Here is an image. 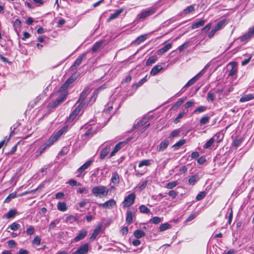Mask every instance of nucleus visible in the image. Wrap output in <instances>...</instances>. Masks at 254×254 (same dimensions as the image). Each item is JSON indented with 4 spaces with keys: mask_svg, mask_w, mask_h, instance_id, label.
<instances>
[{
    "mask_svg": "<svg viewBox=\"0 0 254 254\" xmlns=\"http://www.w3.org/2000/svg\"><path fill=\"white\" fill-rule=\"evenodd\" d=\"M92 192L95 196L102 197L107 195L108 190L105 186H99L93 188Z\"/></svg>",
    "mask_w": 254,
    "mask_h": 254,
    "instance_id": "f257e3e1",
    "label": "nucleus"
},
{
    "mask_svg": "<svg viewBox=\"0 0 254 254\" xmlns=\"http://www.w3.org/2000/svg\"><path fill=\"white\" fill-rule=\"evenodd\" d=\"M68 127L65 126L56 132L54 133L49 139L50 143H54L57 141L59 138L64 132H66Z\"/></svg>",
    "mask_w": 254,
    "mask_h": 254,
    "instance_id": "f03ea898",
    "label": "nucleus"
},
{
    "mask_svg": "<svg viewBox=\"0 0 254 254\" xmlns=\"http://www.w3.org/2000/svg\"><path fill=\"white\" fill-rule=\"evenodd\" d=\"M205 70L204 69L201 70L198 73H197L195 76H194L193 78L190 79L186 84L184 86V87L181 89V92H184V89L185 88H188L190 85L193 84L197 80H198L199 78L204 73Z\"/></svg>",
    "mask_w": 254,
    "mask_h": 254,
    "instance_id": "7ed1b4c3",
    "label": "nucleus"
},
{
    "mask_svg": "<svg viewBox=\"0 0 254 254\" xmlns=\"http://www.w3.org/2000/svg\"><path fill=\"white\" fill-rule=\"evenodd\" d=\"M205 70L204 69L201 70L198 73H197L195 76H194L193 78L190 79L186 84L184 86V87L181 89V92H184V89L185 88H188L190 85L193 84L197 80H198L199 78L204 73Z\"/></svg>",
    "mask_w": 254,
    "mask_h": 254,
    "instance_id": "20e7f679",
    "label": "nucleus"
},
{
    "mask_svg": "<svg viewBox=\"0 0 254 254\" xmlns=\"http://www.w3.org/2000/svg\"><path fill=\"white\" fill-rule=\"evenodd\" d=\"M205 70L204 69L201 70L198 73H197L195 76H194L193 78L190 79L186 84L184 86V87L181 89V92H184V89L185 88H188L190 85L193 84L197 80H198L199 78L204 73Z\"/></svg>",
    "mask_w": 254,
    "mask_h": 254,
    "instance_id": "39448f33",
    "label": "nucleus"
},
{
    "mask_svg": "<svg viewBox=\"0 0 254 254\" xmlns=\"http://www.w3.org/2000/svg\"><path fill=\"white\" fill-rule=\"evenodd\" d=\"M205 70L204 69L201 70L198 73H197L195 76H194L193 78L190 79L186 84L184 86V87L181 89V92H184V89L185 88H188L190 85L193 84L197 80H198L199 78L204 73Z\"/></svg>",
    "mask_w": 254,
    "mask_h": 254,
    "instance_id": "423d86ee",
    "label": "nucleus"
},
{
    "mask_svg": "<svg viewBox=\"0 0 254 254\" xmlns=\"http://www.w3.org/2000/svg\"><path fill=\"white\" fill-rule=\"evenodd\" d=\"M135 196V194L134 193L129 194L125 197L124 201L123 202V206L124 207H128L131 206L134 202Z\"/></svg>",
    "mask_w": 254,
    "mask_h": 254,
    "instance_id": "0eeeda50",
    "label": "nucleus"
},
{
    "mask_svg": "<svg viewBox=\"0 0 254 254\" xmlns=\"http://www.w3.org/2000/svg\"><path fill=\"white\" fill-rule=\"evenodd\" d=\"M90 249L88 243H84L79 247L77 249L71 254H88Z\"/></svg>",
    "mask_w": 254,
    "mask_h": 254,
    "instance_id": "6e6552de",
    "label": "nucleus"
},
{
    "mask_svg": "<svg viewBox=\"0 0 254 254\" xmlns=\"http://www.w3.org/2000/svg\"><path fill=\"white\" fill-rule=\"evenodd\" d=\"M63 93L61 97L57 98L55 101L51 102L49 104L50 107L51 108H55L61 104L66 98L67 95L66 91L63 92Z\"/></svg>",
    "mask_w": 254,
    "mask_h": 254,
    "instance_id": "1a4fd4ad",
    "label": "nucleus"
},
{
    "mask_svg": "<svg viewBox=\"0 0 254 254\" xmlns=\"http://www.w3.org/2000/svg\"><path fill=\"white\" fill-rule=\"evenodd\" d=\"M157 10V7H153L149 8L148 9L142 11L139 15V17L140 19L144 18L146 17H148L150 15L153 14Z\"/></svg>",
    "mask_w": 254,
    "mask_h": 254,
    "instance_id": "9d476101",
    "label": "nucleus"
},
{
    "mask_svg": "<svg viewBox=\"0 0 254 254\" xmlns=\"http://www.w3.org/2000/svg\"><path fill=\"white\" fill-rule=\"evenodd\" d=\"M135 217V211L133 210L132 211L131 210H127V216H126V222L128 225L130 224L133 222V218Z\"/></svg>",
    "mask_w": 254,
    "mask_h": 254,
    "instance_id": "9b49d317",
    "label": "nucleus"
},
{
    "mask_svg": "<svg viewBox=\"0 0 254 254\" xmlns=\"http://www.w3.org/2000/svg\"><path fill=\"white\" fill-rule=\"evenodd\" d=\"M224 135L221 133H217L206 143H220L223 139Z\"/></svg>",
    "mask_w": 254,
    "mask_h": 254,
    "instance_id": "f8f14e48",
    "label": "nucleus"
},
{
    "mask_svg": "<svg viewBox=\"0 0 254 254\" xmlns=\"http://www.w3.org/2000/svg\"><path fill=\"white\" fill-rule=\"evenodd\" d=\"M74 80L75 79L72 76L68 78L64 83V84L61 87L59 91L60 92L66 91V89L68 87L69 85L73 83Z\"/></svg>",
    "mask_w": 254,
    "mask_h": 254,
    "instance_id": "ddd939ff",
    "label": "nucleus"
},
{
    "mask_svg": "<svg viewBox=\"0 0 254 254\" xmlns=\"http://www.w3.org/2000/svg\"><path fill=\"white\" fill-rule=\"evenodd\" d=\"M116 205V202L114 199H110L106 201L104 203L99 204L100 206H102L104 208L111 209Z\"/></svg>",
    "mask_w": 254,
    "mask_h": 254,
    "instance_id": "4468645a",
    "label": "nucleus"
},
{
    "mask_svg": "<svg viewBox=\"0 0 254 254\" xmlns=\"http://www.w3.org/2000/svg\"><path fill=\"white\" fill-rule=\"evenodd\" d=\"M88 231L85 230H82L79 231L78 234L74 238L73 241L75 242H78L79 241L84 239L87 236Z\"/></svg>",
    "mask_w": 254,
    "mask_h": 254,
    "instance_id": "2eb2a0df",
    "label": "nucleus"
},
{
    "mask_svg": "<svg viewBox=\"0 0 254 254\" xmlns=\"http://www.w3.org/2000/svg\"><path fill=\"white\" fill-rule=\"evenodd\" d=\"M229 65H231L232 68L229 71L228 77H233L238 72V69L236 67L237 64L236 62H231L229 63Z\"/></svg>",
    "mask_w": 254,
    "mask_h": 254,
    "instance_id": "dca6fc26",
    "label": "nucleus"
},
{
    "mask_svg": "<svg viewBox=\"0 0 254 254\" xmlns=\"http://www.w3.org/2000/svg\"><path fill=\"white\" fill-rule=\"evenodd\" d=\"M90 90L89 86L86 87L80 94L78 102H84L87 95L90 93Z\"/></svg>",
    "mask_w": 254,
    "mask_h": 254,
    "instance_id": "f3484780",
    "label": "nucleus"
},
{
    "mask_svg": "<svg viewBox=\"0 0 254 254\" xmlns=\"http://www.w3.org/2000/svg\"><path fill=\"white\" fill-rule=\"evenodd\" d=\"M86 54H83L79 56L75 61L73 64L71 66L72 69H75L81 64L82 61L85 57Z\"/></svg>",
    "mask_w": 254,
    "mask_h": 254,
    "instance_id": "a211bd4d",
    "label": "nucleus"
},
{
    "mask_svg": "<svg viewBox=\"0 0 254 254\" xmlns=\"http://www.w3.org/2000/svg\"><path fill=\"white\" fill-rule=\"evenodd\" d=\"M123 8H121L116 10L114 13L110 15V17L108 18L107 21L109 22L111 20L117 18L123 12Z\"/></svg>",
    "mask_w": 254,
    "mask_h": 254,
    "instance_id": "6ab92c4d",
    "label": "nucleus"
},
{
    "mask_svg": "<svg viewBox=\"0 0 254 254\" xmlns=\"http://www.w3.org/2000/svg\"><path fill=\"white\" fill-rule=\"evenodd\" d=\"M104 43V40H101L97 42H96L93 46L92 48V51L93 52H96L99 50L100 48L102 47L103 44Z\"/></svg>",
    "mask_w": 254,
    "mask_h": 254,
    "instance_id": "aec40b11",
    "label": "nucleus"
},
{
    "mask_svg": "<svg viewBox=\"0 0 254 254\" xmlns=\"http://www.w3.org/2000/svg\"><path fill=\"white\" fill-rule=\"evenodd\" d=\"M102 227L101 225H98L97 227L95 229L93 232L91 234V236L90 237V239L91 241H94L96 239L97 236L99 234V233L101 231Z\"/></svg>",
    "mask_w": 254,
    "mask_h": 254,
    "instance_id": "412c9836",
    "label": "nucleus"
},
{
    "mask_svg": "<svg viewBox=\"0 0 254 254\" xmlns=\"http://www.w3.org/2000/svg\"><path fill=\"white\" fill-rule=\"evenodd\" d=\"M254 99V94H245L240 99V102H245Z\"/></svg>",
    "mask_w": 254,
    "mask_h": 254,
    "instance_id": "4be33fe9",
    "label": "nucleus"
},
{
    "mask_svg": "<svg viewBox=\"0 0 254 254\" xmlns=\"http://www.w3.org/2000/svg\"><path fill=\"white\" fill-rule=\"evenodd\" d=\"M92 160H88L86 162H85L83 165H82L81 167H80L78 169V172L82 173L86 169H87L92 164Z\"/></svg>",
    "mask_w": 254,
    "mask_h": 254,
    "instance_id": "5701e85b",
    "label": "nucleus"
},
{
    "mask_svg": "<svg viewBox=\"0 0 254 254\" xmlns=\"http://www.w3.org/2000/svg\"><path fill=\"white\" fill-rule=\"evenodd\" d=\"M205 22L206 21L204 19L200 20L197 22L193 23L191 26V28L192 29H194L201 27L204 25Z\"/></svg>",
    "mask_w": 254,
    "mask_h": 254,
    "instance_id": "b1692460",
    "label": "nucleus"
},
{
    "mask_svg": "<svg viewBox=\"0 0 254 254\" xmlns=\"http://www.w3.org/2000/svg\"><path fill=\"white\" fill-rule=\"evenodd\" d=\"M172 47V44L169 43L165 46H164L163 48H161L159 50L157 51L158 55H162L168 51Z\"/></svg>",
    "mask_w": 254,
    "mask_h": 254,
    "instance_id": "393cba45",
    "label": "nucleus"
},
{
    "mask_svg": "<svg viewBox=\"0 0 254 254\" xmlns=\"http://www.w3.org/2000/svg\"><path fill=\"white\" fill-rule=\"evenodd\" d=\"M17 214V210L15 209L9 210L8 212L4 215L5 217L7 219H10L14 218L15 215Z\"/></svg>",
    "mask_w": 254,
    "mask_h": 254,
    "instance_id": "a878e982",
    "label": "nucleus"
},
{
    "mask_svg": "<svg viewBox=\"0 0 254 254\" xmlns=\"http://www.w3.org/2000/svg\"><path fill=\"white\" fill-rule=\"evenodd\" d=\"M111 182L115 185H118L120 183V177L117 172H114L112 174V176L111 179Z\"/></svg>",
    "mask_w": 254,
    "mask_h": 254,
    "instance_id": "bb28decb",
    "label": "nucleus"
},
{
    "mask_svg": "<svg viewBox=\"0 0 254 254\" xmlns=\"http://www.w3.org/2000/svg\"><path fill=\"white\" fill-rule=\"evenodd\" d=\"M163 67L160 65H156L154 66L150 71V74L152 75H156L161 69H162Z\"/></svg>",
    "mask_w": 254,
    "mask_h": 254,
    "instance_id": "cd10ccee",
    "label": "nucleus"
},
{
    "mask_svg": "<svg viewBox=\"0 0 254 254\" xmlns=\"http://www.w3.org/2000/svg\"><path fill=\"white\" fill-rule=\"evenodd\" d=\"M78 218L73 215H69L66 217L65 222L67 223L72 224L74 222L77 221Z\"/></svg>",
    "mask_w": 254,
    "mask_h": 254,
    "instance_id": "c85d7f7f",
    "label": "nucleus"
},
{
    "mask_svg": "<svg viewBox=\"0 0 254 254\" xmlns=\"http://www.w3.org/2000/svg\"><path fill=\"white\" fill-rule=\"evenodd\" d=\"M133 235L136 239H139L145 235V233L141 230H136L134 231Z\"/></svg>",
    "mask_w": 254,
    "mask_h": 254,
    "instance_id": "c756f323",
    "label": "nucleus"
},
{
    "mask_svg": "<svg viewBox=\"0 0 254 254\" xmlns=\"http://www.w3.org/2000/svg\"><path fill=\"white\" fill-rule=\"evenodd\" d=\"M157 60L156 56H152L149 57L146 62V65L149 66L155 63Z\"/></svg>",
    "mask_w": 254,
    "mask_h": 254,
    "instance_id": "7c9ffc66",
    "label": "nucleus"
},
{
    "mask_svg": "<svg viewBox=\"0 0 254 254\" xmlns=\"http://www.w3.org/2000/svg\"><path fill=\"white\" fill-rule=\"evenodd\" d=\"M58 209L64 212L67 210L66 204L65 202H60L57 204Z\"/></svg>",
    "mask_w": 254,
    "mask_h": 254,
    "instance_id": "2f4dec72",
    "label": "nucleus"
},
{
    "mask_svg": "<svg viewBox=\"0 0 254 254\" xmlns=\"http://www.w3.org/2000/svg\"><path fill=\"white\" fill-rule=\"evenodd\" d=\"M110 151V147L106 146L105 148H104L101 152L100 153V158L101 159H103L105 158V157L107 155L108 153Z\"/></svg>",
    "mask_w": 254,
    "mask_h": 254,
    "instance_id": "473e14b6",
    "label": "nucleus"
},
{
    "mask_svg": "<svg viewBox=\"0 0 254 254\" xmlns=\"http://www.w3.org/2000/svg\"><path fill=\"white\" fill-rule=\"evenodd\" d=\"M147 37V34H144L138 37L135 40L134 43L137 44H140L141 43L145 41Z\"/></svg>",
    "mask_w": 254,
    "mask_h": 254,
    "instance_id": "72a5a7b5",
    "label": "nucleus"
},
{
    "mask_svg": "<svg viewBox=\"0 0 254 254\" xmlns=\"http://www.w3.org/2000/svg\"><path fill=\"white\" fill-rule=\"evenodd\" d=\"M96 133V131L93 129V127H91L89 129H88L84 133V136L87 137H92L95 133Z\"/></svg>",
    "mask_w": 254,
    "mask_h": 254,
    "instance_id": "f704fd0d",
    "label": "nucleus"
},
{
    "mask_svg": "<svg viewBox=\"0 0 254 254\" xmlns=\"http://www.w3.org/2000/svg\"><path fill=\"white\" fill-rule=\"evenodd\" d=\"M171 227V225L168 223L161 224L160 226L159 229L161 232L167 230Z\"/></svg>",
    "mask_w": 254,
    "mask_h": 254,
    "instance_id": "c9c22d12",
    "label": "nucleus"
},
{
    "mask_svg": "<svg viewBox=\"0 0 254 254\" xmlns=\"http://www.w3.org/2000/svg\"><path fill=\"white\" fill-rule=\"evenodd\" d=\"M139 209L142 213L149 214L150 212V209L144 205H141L139 207Z\"/></svg>",
    "mask_w": 254,
    "mask_h": 254,
    "instance_id": "e433bc0d",
    "label": "nucleus"
},
{
    "mask_svg": "<svg viewBox=\"0 0 254 254\" xmlns=\"http://www.w3.org/2000/svg\"><path fill=\"white\" fill-rule=\"evenodd\" d=\"M121 144H117V145L115 146L114 149L111 152V154L110 155V157H112L115 155V154L121 149L122 148Z\"/></svg>",
    "mask_w": 254,
    "mask_h": 254,
    "instance_id": "4c0bfd02",
    "label": "nucleus"
},
{
    "mask_svg": "<svg viewBox=\"0 0 254 254\" xmlns=\"http://www.w3.org/2000/svg\"><path fill=\"white\" fill-rule=\"evenodd\" d=\"M80 111L78 110V109H76V108L73 111L72 113L70 115L69 117V121H73L75 118L76 117V116L79 114Z\"/></svg>",
    "mask_w": 254,
    "mask_h": 254,
    "instance_id": "58836bf2",
    "label": "nucleus"
},
{
    "mask_svg": "<svg viewBox=\"0 0 254 254\" xmlns=\"http://www.w3.org/2000/svg\"><path fill=\"white\" fill-rule=\"evenodd\" d=\"M60 219H56L55 220L52 221L49 225V229L52 230V229H54L56 227L57 224H59L60 223Z\"/></svg>",
    "mask_w": 254,
    "mask_h": 254,
    "instance_id": "ea45409f",
    "label": "nucleus"
},
{
    "mask_svg": "<svg viewBox=\"0 0 254 254\" xmlns=\"http://www.w3.org/2000/svg\"><path fill=\"white\" fill-rule=\"evenodd\" d=\"M181 131V129L180 128L173 130L170 134L169 138H171L179 136Z\"/></svg>",
    "mask_w": 254,
    "mask_h": 254,
    "instance_id": "a19ab883",
    "label": "nucleus"
},
{
    "mask_svg": "<svg viewBox=\"0 0 254 254\" xmlns=\"http://www.w3.org/2000/svg\"><path fill=\"white\" fill-rule=\"evenodd\" d=\"M186 98H181L178 101H177L175 104L173 105L172 108L176 109L180 107L186 100Z\"/></svg>",
    "mask_w": 254,
    "mask_h": 254,
    "instance_id": "79ce46f5",
    "label": "nucleus"
},
{
    "mask_svg": "<svg viewBox=\"0 0 254 254\" xmlns=\"http://www.w3.org/2000/svg\"><path fill=\"white\" fill-rule=\"evenodd\" d=\"M198 177L196 175H193L190 177L189 180V183L190 185H194L198 181Z\"/></svg>",
    "mask_w": 254,
    "mask_h": 254,
    "instance_id": "37998d69",
    "label": "nucleus"
},
{
    "mask_svg": "<svg viewBox=\"0 0 254 254\" xmlns=\"http://www.w3.org/2000/svg\"><path fill=\"white\" fill-rule=\"evenodd\" d=\"M51 144H45V145L43 147L39 148L36 152V155L38 156L41 155L45 150V149H46L47 147H50Z\"/></svg>",
    "mask_w": 254,
    "mask_h": 254,
    "instance_id": "c03bdc74",
    "label": "nucleus"
},
{
    "mask_svg": "<svg viewBox=\"0 0 254 254\" xmlns=\"http://www.w3.org/2000/svg\"><path fill=\"white\" fill-rule=\"evenodd\" d=\"M151 164L150 160L148 159L143 160L140 161L138 164V167L139 168L142 167L144 166H149Z\"/></svg>",
    "mask_w": 254,
    "mask_h": 254,
    "instance_id": "a18cd8bd",
    "label": "nucleus"
},
{
    "mask_svg": "<svg viewBox=\"0 0 254 254\" xmlns=\"http://www.w3.org/2000/svg\"><path fill=\"white\" fill-rule=\"evenodd\" d=\"M224 23L225 21L221 20L216 24V25L214 26L213 28L215 29V30H216V31H217L223 26Z\"/></svg>",
    "mask_w": 254,
    "mask_h": 254,
    "instance_id": "49530a36",
    "label": "nucleus"
},
{
    "mask_svg": "<svg viewBox=\"0 0 254 254\" xmlns=\"http://www.w3.org/2000/svg\"><path fill=\"white\" fill-rule=\"evenodd\" d=\"M16 197V193L15 192L10 193L5 198L4 202H9L12 199Z\"/></svg>",
    "mask_w": 254,
    "mask_h": 254,
    "instance_id": "de8ad7c7",
    "label": "nucleus"
},
{
    "mask_svg": "<svg viewBox=\"0 0 254 254\" xmlns=\"http://www.w3.org/2000/svg\"><path fill=\"white\" fill-rule=\"evenodd\" d=\"M20 227V225L16 222L12 223L8 227V228H10V229L12 231H16L17 229H18Z\"/></svg>",
    "mask_w": 254,
    "mask_h": 254,
    "instance_id": "09e8293b",
    "label": "nucleus"
},
{
    "mask_svg": "<svg viewBox=\"0 0 254 254\" xmlns=\"http://www.w3.org/2000/svg\"><path fill=\"white\" fill-rule=\"evenodd\" d=\"M146 119H144V120H141V121H139V122H138L136 125L133 126V130H134V129H136L141 126L144 125L146 122Z\"/></svg>",
    "mask_w": 254,
    "mask_h": 254,
    "instance_id": "8fccbe9b",
    "label": "nucleus"
},
{
    "mask_svg": "<svg viewBox=\"0 0 254 254\" xmlns=\"http://www.w3.org/2000/svg\"><path fill=\"white\" fill-rule=\"evenodd\" d=\"M215 99V96L213 93L209 91L207 93V100L208 102H213Z\"/></svg>",
    "mask_w": 254,
    "mask_h": 254,
    "instance_id": "3c124183",
    "label": "nucleus"
},
{
    "mask_svg": "<svg viewBox=\"0 0 254 254\" xmlns=\"http://www.w3.org/2000/svg\"><path fill=\"white\" fill-rule=\"evenodd\" d=\"M100 89V88H99L98 89L96 90L95 91H94L93 96L91 97V98L89 101L88 104H90V103L92 104L93 102H94L95 101L96 98H97V97L98 96V90Z\"/></svg>",
    "mask_w": 254,
    "mask_h": 254,
    "instance_id": "603ef678",
    "label": "nucleus"
},
{
    "mask_svg": "<svg viewBox=\"0 0 254 254\" xmlns=\"http://www.w3.org/2000/svg\"><path fill=\"white\" fill-rule=\"evenodd\" d=\"M168 146V144H160L159 146L156 147L158 151H163Z\"/></svg>",
    "mask_w": 254,
    "mask_h": 254,
    "instance_id": "864d4df0",
    "label": "nucleus"
},
{
    "mask_svg": "<svg viewBox=\"0 0 254 254\" xmlns=\"http://www.w3.org/2000/svg\"><path fill=\"white\" fill-rule=\"evenodd\" d=\"M206 194V192L201 191L196 195L195 199L197 201L200 200L205 196Z\"/></svg>",
    "mask_w": 254,
    "mask_h": 254,
    "instance_id": "5fc2aeb1",
    "label": "nucleus"
},
{
    "mask_svg": "<svg viewBox=\"0 0 254 254\" xmlns=\"http://www.w3.org/2000/svg\"><path fill=\"white\" fill-rule=\"evenodd\" d=\"M32 243L33 245L39 246L41 243V238L38 236H35L32 240Z\"/></svg>",
    "mask_w": 254,
    "mask_h": 254,
    "instance_id": "6e6d98bb",
    "label": "nucleus"
},
{
    "mask_svg": "<svg viewBox=\"0 0 254 254\" xmlns=\"http://www.w3.org/2000/svg\"><path fill=\"white\" fill-rule=\"evenodd\" d=\"M209 117L208 116H204L200 121V125H204L209 122Z\"/></svg>",
    "mask_w": 254,
    "mask_h": 254,
    "instance_id": "4d7b16f0",
    "label": "nucleus"
},
{
    "mask_svg": "<svg viewBox=\"0 0 254 254\" xmlns=\"http://www.w3.org/2000/svg\"><path fill=\"white\" fill-rule=\"evenodd\" d=\"M178 183L176 181H172L171 182L168 183L166 185V188L169 189H172L174 188H175L177 185Z\"/></svg>",
    "mask_w": 254,
    "mask_h": 254,
    "instance_id": "13d9d810",
    "label": "nucleus"
},
{
    "mask_svg": "<svg viewBox=\"0 0 254 254\" xmlns=\"http://www.w3.org/2000/svg\"><path fill=\"white\" fill-rule=\"evenodd\" d=\"M189 42H186L184 43L183 44H182V45H181L179 47V48H178L179 51L180 52L183 51L185 49H186L189 46Z\"/></svg>",
    "mask_w": 254,
    "mask_h": 254,
    "instance_id": "bf43d9fd",
    "label": "nucleus"
},
{
    "mask_svg": "<svg viewBox=\"0 0 254 254\" xmlns=\"http://www.w3.org/2000/svg\"><path fill=\"white\" fill-rule=\"evenodd\" d=\"M206 110V107L205 106H200L197 107L194 111V113H200L205 111Z\"/></svg>",
    "mask_w": 254,
    "mask_h": 254,
    "instance_id": "052dcab7",
    "label": "nucleus"
},
{
    "mask_svg": "<svg viewBox=\"0 0 254 254\" xmlns=\"http://www.w3.org/2000/svg\"><path fill=\"white\" fill-rule=\"evenodd\" d=\"M161 218L157 216L153 217L150 220V222L155 224L159 223L161 222Z\"/></svg>",
    "mask_w": 254,
    "mask_h": 254,
    "instance_id": "680f3d73",
    "label": "nucleus"
},
{
    "mask_svg": "<svg viewBox=\"0 0 254 254\" xmlns=\"http://www.w3.org/2000/svg\"><path fill=\"white\" fill-rule=\"evenodd\" d=\"M185 114V113L184 112L180 113L178 114L177 118L174 120V123L177 124L178 123H179L180 121V119L183 118V117L184 116Z\"/></svg>",
    "mask_w": 254,
    "mask_h": 254,
    "instance_id": "e2e57ef3",
    "label": "nucleus"
},
{
    "mask_svg": "<svg viewBox=\"0 0 254 254\" xmlns=\"http://www.w3.org/2000/svg\"><path fill=\"white\" fill-rule=\"evenodd\" d=\"M147 80V76L146 75L145 77H144L143 78L140 79L136 84V87H139L141 86L144 82H145Z\"/></svg>",
    "mask_w": 254,
    "mask_h": 254,
    "instance_id": "0e129e2a",
    "label": "nucleus"
},
{
    "mask_svg": "<svg viewBox=\"0 0 254 254\" xmlns=\"http://www.w3.org/2000/svg\"><path fill=\"white\" fill-rule=\"evenodd\" d=\"M35 232V229L32 226H30L26 230V234L28 235H32Z\"/></svg>",
    "mask_w": 254,
    "mask_h": 254,
    "instance_id": "69168bd1",
    "label": "nucleus"
},
{
    "mask_svg": "<svg viewBox=\"0 0 254 254\" xmlns=\"http://www.w3.org/2000/svg\"><path fill=\"white\" fill-rule=\"evenodd\" d=\"M193 10L194 6L193 5H190L189 6H188L186 9H185L184 12L185 14H188L192 12Z\"/></svg>",
    "mask_w": 254,
    "mask_h": 254,
    "instance_id": "338daca9",
    "label": "nucleus"
},
{
    "mask_svg": "<svg viewBox=\"0 0 254 254\" xmlns=\"http://www.w3.org/2000/svg\"><path fill=\"white\" fill-rule=\"evenodd\" d=\"M68 146L64 147L62 150L59 152V155H63L66 154L68 151Z\"/></svg>",
    "mask_w": 254,
    "mask_h": 254,
    "instance_id": "774afa93",
    "label": "nucleus"
}]
</instances>
